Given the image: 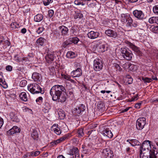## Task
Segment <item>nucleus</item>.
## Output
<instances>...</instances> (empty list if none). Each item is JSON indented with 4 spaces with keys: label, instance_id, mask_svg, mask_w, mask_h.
<instances>
[{
    "label": "nucleus",
    "instance_id": "obj_49",
    "mask_svg": "<svg viewBox=\"0 0 158 158\" xmlns=\"http://www.w3.org/2000/svg\"><path fill=\"white\" fill-rule=\"evenodd\" d=\"M70 44V42L68 40H66L63 42L62 44V45L64 48H65L67 46L69 45Z\"/></svg>",
    "mask_w": 158,
    "mask_h": 158
},
{
    "label": "nucleus",
    "instance_id": "obj_37",
    "mask_svg": "<svg viewBox=\"0 0 158 158\" xmlns=\"http://www.w3.org/2000/svg\"><path fill=\"white\" fill-rule=\"evenodd\" d=\"M145 152H141L139 151V156L140 158H149L147 155H146Z\"/></svg>",
    "mask_w": 158,
    "mask_h": 158
},
{
    "label": "nucleus",
    "instance_id": "obj_55",
    "mask_svg": "<svg viewBox=\"0 0 158 158\" xmlns=\"http://www.w3.org/2000/svg\"><path fill=\"white\" fill-rule=\"evenodd\" d=\"M90 150L85 148L83 150V153L85 154H88L89 153Z\"/></svg>",
    "mask_w": 158,
    "mask_h": 158
},
{
    "label": "nucleus",
    "instance_id": "obj_33",
    "mask_svg": "<svg viewBox=\"0 0 158 158\" xmlns=\"http://www.w3.org/2000/svg\"><path fill=\"white\" fill-rule=\"evenodd\" d=\"M142 80L144 83H150L152 81V78L147 77H142Z\"/></svg>",
    "mask_w": 158,
    "mask_h": 158
},
{
    "label": "nucleus",
    "instance_id": "obj_43",
    "mask_svg": "<svg viewBox=\"0 0 158 158\" xmlns=\"http://www.w3.org/2000/svg\"><path fill=\"white\" fill-rule=\"evenodd\" d=\"M153 12L156 15H158V5L154 6L153 8Z\"/></svg>",
    "mask_w": 158,
    "mask_h": 158
},
{
    "label": "nucleus",
    "instance_id": "obj_13",
    "mask_svg": "<svg viewBox=\"0 0 158 158\" xmlns=\"http://www.w3.org/2000/svg\"><path fill=\"white\" fill-rule=\"evenodd\" d=\"M99 35V33L98 32L91 31L87 34L88 37L91 39H95L98 38Z\"/></svg>",
    "mask_w": 158,
    "mask_h": 158
},
{
    "label": "nucleus",
    "instance_id": "obj_28",
    "mask_svg": "<svg viewBox=\"0 0 158 158\" xmlns=\"http://www.w3.org/2000/svg\"><path fill=\"white\" fill-rule=\"evenodd\" d=\"M59 118L60 119H63L65 117V114L63 110L60 111L58 113Z\"/></svg>",
    "mask_w": 158,
    "mask_h": 158
},
{
    "label": "nucleus",
    "instance_id": "obj_31",
    "mask_svg": "<svg viewBox=\"0 0 158 158\" xmlns=\"http://www.w3.org/2000/svg\"><path fill=\"white\" fill-rule=\"evenodd\" d=\"M10 26L12 30L17 28L19 27V25L16 22L11 23Z\"/></svg>",
    "mask_w": 158,
    "mask_h": 158
},
{
    "label": "nucleus",
    "instance_id": "obj_4",
    "mask_svg": "<svg viewBox=\"0 0 158 158\" xmlns=\"http://www.w3.org/2000/svg\"><path fill=\"white\" fill-rule=\"evenodd\" d=\"M120 51L122 56H123L124 59L128 60H131L132 54L131 52L128 51L125 48H121Z\"/></svg>",
    "mask_w": 158,
    "mask_h": 158
},
{
    "label": "nucleus",
    "instance_id": "obj_36",
    "mask_svg": "<svg viewBox=\"0 0 158 158\" xmlns=\"http://www.w3.org/2000/svg\"><path fill=\"white\" fill-rule=\"evenodd\" d=\"M69 137H70V134L65 135L64 136L59 139V140L60 141V143L61 142H62L63 140H64L65 139H67L68 138H69Z\"/></svg>",
    "mask_w": 158,
    "mask_h": 158
},
{
    "label": "nucleus",
    "instance_id": "obj_8",
    "mask_svg": "<svg viewBox=\"0 0 158 158\" xmlns=\"http://www.w3.org/2000/svg\"><path fill=\"white\" fill-rule=\"evenodd\" d=\"M102 154L105 158H113L114 156L113 152L109 148L104 149Z\"/></svg>",
    "mask_w": 158,
    "mask_h": 158
},
{
    "label": "nucleus",
    "instance_id": "obj_45",
    "mask_svg": "<svg viewBox=\"0 0 158 158\" xmlns=\"http://www.w3.org/2000/svg\"><path fill=\"white\" fill-rule=\"evenodd\" d=\"M27 83V82L26 80H23L20 82L19 85L21 87H24V86L26 85Z\"/></svg>",
    "mask_w": 158,
    "mask_h": 158
},
{
    "label": "nucleus",
    "instance_id": "obj_48",
    "mask_svg": "<svg viewBox=\"0 0 158 158\" xmlns=\"http://www.w3.org/2000/svg\"><path fill=\"white\" fill-rule=\"evenodd\" d=\"M75 147H73L70 149L69 151V152L68 154L71 156H73L74 154L75 151L74 150V149H75Z\"/></svg>",
    "mask_w": 158,
    "mask_h": 158
},
{
    "label": "nucleus",
    "instance_id": "obj_26",
    "mask_svg": "<svg viewBox=\"0 0 158 158\" xmlns=\"http://www.w3.org/2000/svg\"><path fill=\"white\" fill-rule=\"evenodd\" d=\"M45 39L43 37H40L36 41L38 45L42 46L44 45Z\"/></svg>",
    "mask_w": 158,
    "mask_h": 158
},
{
    "label": "nucleus",
    "instance_id": "obj_34",
    "mask_svg": "<svg viewBox=\"0 0 158 158\" xmlns=\"http://www.w3.org/2000/svg\"><path fill=\"white\" fill-rule=\"evenodd\" d=\"M98 49L99 52H103L105 51V46L104 45H101L98 47Z\"/></svg>",
    "mask_w": 158,
    "mask_h": 158
},
{
    "label": "nucleus",
    "instance_id": "obj_59",
    "mask_svg": "<svg viewBox=\"0 0 158 158\" xmlns=\"http://www.w3.org/2000/svg\"><path fill=\"white\" fill-rule=\"evenodd\" d=\"M58 125L57 124H54L52 127L51 130L55 128H58Z\"/></svg>",
    "mask_w": 158,
    "mask_h": 158
},
{
    "label": "nucleus",
    "instance_id": "obj_57",
    "mask_svg": "<svg viewBox=\"0 0 158 158\" xmlns=\"http://www.w3.org/2000/svg\"><path fill=\"white\" fill-rule=\"evenodd\" d=\"M3 124V119L0 117V128H1Z\"/></svg>",
    "mask_w": 158,
    "mask_h": 158
},
{
    "label": "nucleus",
    "instance_id": "obj_42",
    "mask_svg": "<svg viewBox=\"0 0 158 158\" xmlns=\"http://www.w3.org/2000/svg\"><path fill=\"white\" fill-rule=\"evenodd\" d=\"M44 28L43 27H40L38 28V29L36 30V32L39 35L44 30Z\"/></svg>",
    "mask_w": 158,
    "mask_h": 158
},
{
    "label": "nucleus",
    "instance_id": "obj_64",
    "mask_svg": "<svg viewBox=\"0 0 158 158\" xmlns=\"http://www.w3.org/2000/svg\"><path fill=\"white\" fill-rule=\"evenodd\" d=\"M43 100V98L41 97H40L36 99V102H38L40 101H42Z\"/></svg>",
    "mask_w": 158,
    "mask_h": 158
},
{
    "label": "nucleus",
    "instance_id": "obj_10",
    "mask_svg": "<svg viewBox=\"0 0 158 158\" xmlns=\"http://www.w3.org/2000/svg\"><path fill=\"white\" fill-rule=\"evenodd\" d=\"M102 133L104 136H106L108 137L111 138L113 137V134L107 126H105L102 132Z\"/></svg>",
    "mask_w": 158,
    "mask_h": 158
},
{
    "label": "nucleus",
    "instance_id": "obj_52",
    "mask_svg": "<svg viewBox=\"0 0 158 158\" xmlns=\"http://www.w3.org/2000/svg\"><path fill=\"white\" fill-rule=\"evenodd\" d=\"M54 11L52 10H50L48 11V15L50 17H52L54 14Z\"/></svg>",
    "mask_w": 158,
    "mask_h": 158
},
{
    "label": "nucleus",
    "instance_id": "obj_17",
    "mask_svg": "<svg viewBox=\"0 0 158 158\" xmlns=\"http://www.w3.org/2000/svg\"><path fill=\"white\" fill-rule=\"evenodd\" d=\"M20 131V128L18 127L14 126L8 131V133L9 134L12 135L16 133L19 132Z\"/></svg>",
    "mask_w": 158,
    "mask_h": 158
},
{
    "label": "nucleus",
    "instance_id": "obj_14",
    "mask_svg": "<svg viewBox=\"0 0 158 158\" xmlns=\"http://www.w3.org/2000/svg\"><path fill=\"white\" fill-rule=\"evenodd\" d=\"M62 35L65 36L68 35L69 29L65 26L62 25L59 27Z\"/></svg>",
    "mask_w": 158,
    "mask_h": 158
},
{
    "label": "nucleus",
    "instance_id": "obj_27",
    "mask_svg": "<svg viewBox=\"0 0 158 158\" xmlns=\"http://www.w3.org/2000/svg\"><path fill=\"white\" fill-rule=\"evenodd\" d=\"M140 144V143L136 139H131V141L130 143V144L132 146L139 145Z\"/></svg>",
    "mask_w": 158,
    "mask_h": 158
},
{
    "label": "nucleus",
    "instance_id": "obj_41",
    "mask_svg": "<svg viewBox=\"0 0 158 158\" xmlns=\"http://www.w3.org/2000/svg\"><path fill=\"white\" fill-rule=\"evenodd\" d=\"M148 21L151 23H156V17H152L150 18L149 19Z\"/></svg>",
    "mask_w": 158,
    "mask_h": 158
},
{
    "label": "nucleus",
    "instance_id": "obj_35",
    "mask_svg": "<svg viewBox=\"0 0 158 158\" xmlns=\"http://www.w3.org/2000/svg\"><path fill=\"white\" fill-rule=\"evenodd\" d=\"M139 23L136 22H133L132 19V21H131V23L130 24H128L127 25L128 26H133V27H136L138 25Z\"/></svg>",
    "mask_w": 158,
    "mask_h": 158
},
{
    "label": "nucleus",
    "instance_id": "obj_20",
    "mask_svg": "<svg viewBox=\"0 0 158 158\" xmlns=\"http://www.w3.org/2000/svg\"><path fill=\"white\" fill-rule=\"evenodd\" d=\"M31 137L35 140L38 139L39 134L36 130L33 129L31 135Z\"/></svg>",
    "mask_w": 158,
    "mask_h": 158
},
{
    "label": "nucleus",
    "instance_id": "obj_5",
    "mask_svg": "<svg viewBox=\"0 0 158 158\" xmlns=\"http://www.w3.org/2000/svg\"><path fill=\"white\" fill-rule=\"evenodd\" d=\"M146 124V118L144 117L139 118L136 122V127L138 130H141L144 127Z\"/></svg>",
    "mask_w": 158,
    "mask_h": 158
},
{
    "label": "nucleus",
    "instance_id": "obj_38",
    "mask_svg": "<svg viewBox=\"0 0 158 158\" xmlns=\"http://www.w3.org/2000/svg\"><path fill=\"white\" fill-rule=\"evenodd\" d=\"M51 130L54 131L56 134L58 135H60L61 133V131L60 130V128L59 127L54 129Z\"/></svg>",
    "mask_w": 158,
    "mask_h": 158
},
{
    "label": "nucleus",
    "instance_id": "obj_53",
    "mask_svg": "<svg viewBox=\"0 0 158 158\" xmlns=\"http://www.w3.org/2000/svg\"><path fill=\"white\" fill-rule=\"evenodd\" d=\"M6 70L9 72H10L12 70V67L11 65H8L6 67Z\"/></svg>",
    "mask_w": 158,
    "mask_h": 158
},
{
    "label": "nucleus",
    "instance_id": "obj_3",
    "mask_svg": "<svg viewBox=\"0 0 158 158\" xmlns=\"http://www.w3.org/2000/svg\"><path fill=\"white\" fill-rule=\"evenodd\" d=\"M151 142L148 140H146L144 141L142 143V145L140 147V151L141 152H148L149 151V154L151 152L153 151L155 152L154 150H151V146L150 144Z\"/></svg>",
    "mask_w": 158,
    "mask_h": 158
},
{
    "label": "nucleus",
    "instance_id": "obj_58",
    "mask_svg": "<svg viewBox=\"0 0 158 158\" xmlns=\"http://www.w3.org/2000/svg\"><path fill=\"white\" fill-rule=\"evenodd\" d=\"M114 67H115L117 70H119L120 67L118 64H114Z\"/></svg>",
    "mask_w": 158,
    "mask_h": 158
},
{
    "label": "nucleus",
    "instance_id": "obj_16",
    "mask_svg": "<svg viewBox=\"0 0 158 158\" xmlns=\"http://www.w3.org/2000/svg\"><path fill=\"white\" fill-rule=\"evenodd\" d=\"M127 44L135 52L139 53L140 52L139 48L129 41L127 42Z\"/></svg>",
    "mask_w": 158,
    "mask_h": 158
},
{
    "label": "nucleus",
    "instance_id": "obj_46",
    "mask_svg": "<svg viewBox=\"0 0 158 158\" xmlns=\"http://www.w3.org/2000/svg\"><path fill=\"white\" fill-rule=\"evenodd\" d=\"M52 2V0H44L43 3L45 6L48 5L50 3Z\"/></svg>",
    "mask_w": 158,
    "mask_h": 158
},
{
    "label": "nucleus",
    "instance_id": "obj_18",
    "mask_svg": "<svg viewBox=\"0 0 158 158\" xmlns=\"http://www.w3.org/2000/svg\"><path fill=\"white\" fill-rule=\"evenodd\" d=\"M87 5L88 7L91 8H98L99 7V3L96 1H93L89 4L87 3Z\"/></svg>",
    "mask_w": 158,
    "mask_h": 158
},
{
    "label": "nucleus",
    "instance_id": "obj_39",
    "mask_svg": "<svg viewBox=\"0 0 158 158\" xmlns=\"http://www.w3.org/2000/svg\"><path fill=\"white\" fill-rule=\"evenodd\" d=\"M81 0H75L74 1V3L76 5L84 6V3L82 2H81Z\"/></svg>",
    "mask_w": 158,
    "mask_h": 158
},
{
    "label": "nucleus",
    "instance_id": "obj_62",
    "mask_svg": "<svg viewBox=\"0 0 158 158\" xmlns=\"http://www.w3.org/2000/svg\"><path fill=\"white\" fill-rule=\"evenodd\" d=\"M21 60L23 62V61H28L29 60H28V58H27L24 57V58H22Z\"/></svg>",
    "mask_w": 158,
    "mask_h": 158
},
{
    "label": "nucleus",
    "instance_id": "obj_23",
    "mask_svg": "<svg viewBox=\"0 0 158 158\" xmlns=\"http://www.w3.org/2000/svg\"><path fill=\"white\" fill-rule=\"evenodd\" d=\"M19 97L20 99L26 102L28 100L27 95L25 92H23L21 93L19 95Z\"/></svg>",
    "mask_w": 158,
    "mask_h": 158
},
{
    "label": "nucleus",
    "instance_id": "obj_12",
    "mask_svg": "<svg viewBox=\"0 0 158 158\" xmlns=\"http://www.w3.org/2000/svg\"><path fill=\"white\" fill-rule=\"evenodd\" d=\"M85 106L82 104H80L78 105L76 108V113L77 115L81 114L85 110Z\"/></svg>",
    "mask_w": 158,
    "mask_h": 158
},
{
    "label": "nucleus",
    "instance_id": "obj_2",
    "mask_svg": "<svg viewBox=\"0 0 158 158\" xmlns=\"http://www.w3.org/2000/svg\"><path fill=\"white\" fill-rule=\"evenodd\" d=\"M27 88L28 90L32 94L43 93L42 92V89L40 85L37 83L30 84L28 85Z\"/></svg>",
    "mask_w": 158,
    "mask_h": 158
},
{
    "label": "nucleus",
    "instance_id": "obj_6",
    "mask_svg": "<svg viewBox=\"0 0 158 158\" xmlns=\"http://www.w3.org/2000/svg\"><path fill=\"white\" fill-rule=\"evenodd\" d=\"M103 67V63L100 60L96 59L94 61V69L95 71H99L101 70Z\"/></svg>",
    "mask_w": 158,
    "mask_h": 158
},
{
    "label": "nucleus",
    "instance_id": "obj_24",
    "mask_svg": "<svg viewBox=\"0 0 158 158\" xmlns=\"http://www.w3.org/2000/svg\"><path fill=\"white\" fill-rule=\"evenodd\" d=\"M43 17L41 14H38L34 17V20L36 22H40L43 19Z\"/></svg>",
    "mask_w": 158,
    "mask_h": 158
},
{
    "label": "nucleus",
    "instance_id": "obj_61",
    "mask_svg": "<svg viewBox=\"0 0 158 158\" xmlns=\"http://www.w3.org/2000/svg\"><path fill=\"white\" fill-rule=\"evenodd\" d=\"M141 104V103H137L135 104V107L136 108H139Z\"/></svg>",
    "mask_w": 158,
    "mask_h": 158
},
{
    "label": "nucleus",
    "instance_id": "obj_15",
    "mask_svg": "<svg viewBox=\"0 0 158 158\" xmlns=\"http://www.w3.org/2000/svg\"><path fill=\"white\" fill-rule=\"evenodd\" d=\"M71 74L73 77H78L82 75L81 70L79 68H77V69L73 71Z\"/></svg>",
    "mask_w": 158,
    "mask_h": 158
},
{
    "label": "nucleus",
    "instance_id": "obj_29",
    "mask_svg": "<svg viewBox=\"0 0 158 158\" xmlns=\"http://www.w3.org/2000/svg\"><path fill=\"white\" fill-rule=\"evenodd\" d=\"M125 78L126 81L128 84H131L132 83L133 79L130 75H127L126 76Z\"/></svg>",
    "mask_w": 158,
    "mask_h": 158
},
{
    "label": "nucleus",
    "instance_id": "obj_19",
    "mask_svg": "<svg viewBox=\"0 0 158 158\" xmlns=\"http://www.w3.org/2000/svg\"><path fill=\"white\" fill-rule=\"evenodd\" d=\"M10 116L12 121L17 122H18L19 121V119L14 113H10Z\"/></svg>",
    "mask_w": 158,
    "mask_h": 158
},
{
    "label": "nucleus",
    "instance_id": "obj_54",
    "mask_svg": "<svg viewBox=\"0 0 158 158\" xmlns=\"http://www.w3.org/2000/svg\"><path fill=\"white\" fill-rule=\"evenodd\" d=\"M14 60H15L17 62H19L20 61V60L19 59V56L18 55H15L14 56Z\"/></svg>",
    "mask_w": 158,
    "mask_h": 158
},
{
    "label": "nucleus",
    "instance_id": "obj_22",
    "mask_svg": "<svg viewBox=\"0 0 158 158\" xmlns=\"http://www.w3.org/2000/svg\"><path fill=\"white\" fill-rule=\"evenodd\" d=\"M54 57L53 54L49 53L45 57L46 60L48 63H50L53 60Z\"/></svg>",
    "mask_w": 158,
    "mask_h": 158
},
{
    "label": "nucleus",
    "instance_id": "obj_1",
    "mask_svg": "<svg viewBox=\"0 0 158 158\" xmlns=\"http://www.w3.org/2000/svg\"><path fill=\"white\" fill-rule=\"evenodd\" d=\"M66 90L62 85H56L52 87L50 94L54 101H58L59 102L63 103L66 100L65 96Z\"/></svg>",
    "mask_w": 158,
    "mask_h": 158
},
{
    "label": "nucleus",
    "instance_id": "obj_21",
    "mask_svg": "<svg viewBox=\"0 0 158 158\" xmlns=\"http://www.w3.org/2000/svg\"><path fill=\"white\" fill-rule=\"evenodd\" d=\"M40 74L37 72L34 73L32 76V78L34 81H40Z\"/></svg>",
    "mask_w": 158,
    "mask_h": 158
},
{
    "label": "nucleus",
    "instance_id": "obj_7",
    "mask_svg": "<svg viewBox=\"0 0 158 158\" xmlns=\"http://www.w3.org/2000/svg\"><path fill=\"white\" fill-rule=\"evenodd\" d=\"M120 19L122 22L124 23H127V25L128 24H130L132 21V18L129 15L127 14H121Z\"/></svg>",
    "mask_w": 158,
    "mask_h": 158
},
{
    "label": "nucleus",
    "instance_id": "obj_11",
    "mask_svg": "<svg viewBox=\"0 0 158 158\" xmlns=\"http://www.w3.org/2000/svg\"><path fill=\"white\" fill-rule=\"evenodd\" d=\"M105 34L109 37L116 38L117 36V32L110 29H108L105 31Z\"/></svg>",
    "mask_w": 158,
    "mask_h": 158
},
{
    "label": "nucleus",
    "instance_id": "obj_51",
    "mask_svg": "<svg viewBox=\"0 0 158 158\" xmlns=\"http://www.w3.org/2000/svg\"><path fill=\"white\" fill-rule=\"evenodd\" d=\"M2 87L4 88H6L7 87V85L6 84V82L4 81L3 82L0 84Z\"/></svg>",
    "mask_w": 158,
    "mask_h": 158
},
{
    "label": "nucleus",
    "instance_id": "obj_30",
    "mask_svg": "<svg viewBox=\"0 0 158 158\" xmlns=\"http://www.w3.org/2000/svg\"><path fill=\"white\" fill-rule=\"evenodd\" d=\"M83 17L82 13L79 12H76L74 15L75 19H81Z\"/></svg>",
    "mask_w": 158,
    "mask_h": 158
},
{
    "label": "nucleus",
    "instance_id": "obj_9",
    "mask_svg": "<svg viewBox=\"0 0 158 158\" xmlns=\"http://www.w3.org/2000/svg\"><path fill=\"white\" fill-rule=\"evenodd\" d=\"M133 14L135 17L140 20H143L145 18L144 14L140 10H136L133 12Z\"/></svg>",
    "mask_w": 158,
    "mask_h": 158
},
{
    "label": "nucleus",
    "instance_id": "obj_50",
    "mask_svg": "<svg viewBox=\"0 0 158 158\" xmlns=\"http://www.w3.org/2000/svg\"><path fill=\"white\" fill-rule=\"evenodd\" d=\"M149 158H156L155 156V153L154 151L151 152L149 155Z\"/></svg>",
    "mask_w": 158,
    "mask_h": 158
},
{
    "label": "nucleus",
    "instance_id": "obj_32",
    "mask_svg": "<svg viewBox=\"0 0 158 158\" xmlns=\"http://www.w3.org/2000/svg\"><path fill=\"white\" fill-rule=\"evenodd\" d=\"M77 134L79 137H83L84 135L83 129V128L79 129L77 131Z\"/></svg>",
    "mask_w": 158,
    "mask_h": 158
},
{
    "label": "nucleus",
    "instance_id": "obj_56",
    "mask_svg": "<svg viewBox=\"0 0 158 158\" xmlns=\"http://www.w3.org/2000/svg\"><path fill=\"white\" fill-rule=\"evenodd\" d=\"M152 29L154 32L158 33V26L154 27Z\"/></svg>",
    "mask_w": 158,
    "mask_h": 158
},
{
    "label": "nucleus",
    "instance_id": "obj_25",
    "mask_svg": "<svg viewBox=\"0 0 158 158\" xmlns=\"http://www.w3.org/2000/svg\"><path fill=\"white\" fill-rule=\"evenodd\" d=\"M77 56V55L74 52H68L66 54V56L69 58H73Z\"/></svg>",
    "mask_w": 158,
    "mask_h": 158
},
{
    "label": "nucleus",
    "instance_id": "obj_60",
    "mask_svg": "<svg viewBox=\"0 0 158 158\" xmlns=\"http://www.w3.org/2000/svg\"><path fill=\"white\" fill-rule=\"evenodd\" d=\"M75 31L74 27H72L70 30V31L72 34H73L75 32Z\"/></svg>",
    "mask_w": 158,
    "mask_h": 158
},
{
    "label": "nucleus",
    "instance_id": "obj_47",
    "mask_svg": "<svg viewBox=\"0 0 158 158\" xmlns=\"http://www.w3.org/2000/svg\"><path fill=\"white\" fill-rule=\"evenodd\" d=\"M60 143V141L59 139L56 140H54V141L51 142V144L52 145L54 146L55 145H56L58 143Z\"/></svg>",
    "mask_w": 158,
    "mask_h": 158
},
{
    "label": "nucleus",
    "instance_id": "obj_40",
    "mask_svg": "<svg viewBox=\"0 0 158 158\" xmlns=\"http://www.w3.org/2000/svg\"><path fill=\"white\" fill-rule=\"evenodd\" d=\"M79 41V40L77 37H73L72 38V40L71 41L74 44H77Z\"/></svg>",
    "mask_w": 158,
    "mask_h": 158
},
{
    "label": "nucleus",
    "instance_id": "obj_63",
    "mask_svg": "<svg viewBox=\"0 0 158 158\" xmlns=\"http://www.w3.org/2000/svg\"><path fill=\"white\" fill-rule=\"evenodd\" d=\"M27 31L26 29L25 28H23L21 30V32L23 33L24 34L26 33Z\"/></svg>",
    "mask_w": 158,
    "mask_h": 158
},
{
    "label": "nucleus",
    "instance_id": "obj_44",
    "mask_svg": "<svg viewBox=\"0 0 158 158\" xmlns=\"http://www.w3.org/2000/svg\"><path fill=\"white\" fill-rule=\"evenodd\" d=\"M74 150L75 151L74 154L75 157H78L79 156V151L78 148L76 147H75V149H74Z\"/></svg>",
    "mask_w": 158,
    "mask_h": 158
}]
</instances>
